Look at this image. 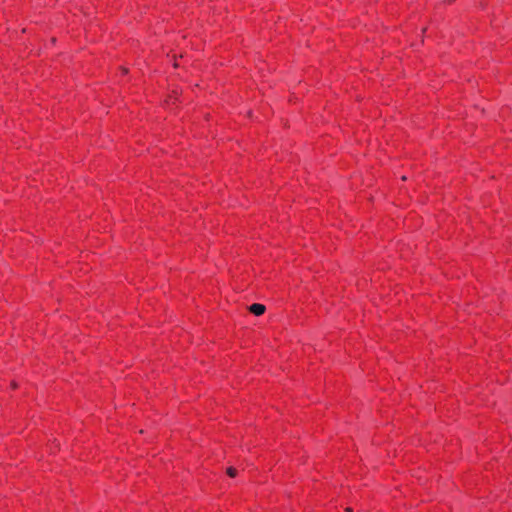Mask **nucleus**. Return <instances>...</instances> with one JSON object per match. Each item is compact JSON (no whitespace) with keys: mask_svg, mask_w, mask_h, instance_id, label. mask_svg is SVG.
Wrapping results in <instances>:
<instances>
[{"mask_svg":"<svg viewBox=\"0 0 512 512\" xmlns=\"http://www.w3.org/2000/svg\"><path fill=\"white\" fill-rule=\"evenodd\" d=\"M248 309L254 315L260 316L265 312L266 307L263 304L255 303L250 305Z\"/></svg>","mask_w":512,"mask_h":512,"instance_id":"1","label":"nucleus"},{"mask_svg":"<svg viewBox=\"0 0 512 512\" xmlns=\"http://www.w3.org/2000/svg\"><path fill=\"white\" fill-rule=\"evenodd\" d=\"M226 472L230 477H235L237 475V470L233 467L227 468Z\"/></svg>","mask_w":512,"mask_h":512,"instance_id":"2","label":"nucleus"},{"mask_svg":"<svg viewBox=\"0 0 512 512\" xmlns=\"http://www.w3.org/2000/svg\"><path fill=\"white\" fill-rule=\"evenodd\" d=\"M346 512H352L351 508H346Z\"/></svg>","mask_w":512,"mask_h":512,"instance_id":"3","label":"nucleus"}]
</instances>
